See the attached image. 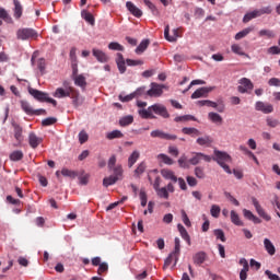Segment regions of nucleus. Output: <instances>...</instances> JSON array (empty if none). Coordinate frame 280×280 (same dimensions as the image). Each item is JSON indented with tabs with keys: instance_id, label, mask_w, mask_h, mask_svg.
Masks as SVG:
<instances>
[{
	"instance_id": "f257e3e1",
	"label": "nucleus",
	"mask_w": 280,
	"mask_h": 280,
	"mask_svg": "<svg viewBox=\"0 0 280 280\" xmlns=\"http://www.w3.org/2000/svg\"><path fill=\"white\" fill-rule=\"evenodd\" d=\"M116 163L117 158L112 155L108 160L107 167L109 172H113V175L103 179L104 187H110V185H115L118 180H124V167H121V165H116Z\"/></svg>"
},
{
	"instance_id": "f03ea898",
	"label": "nucleus",
	"mask_w": 280,
	"mask_h": 280,
	"mask_svg": "<svg viewBox=\"0 0 280 280\" xmlns=\"http://www.w3.org/2000/svg\"><path fill=\"white\" fill-rule=\"evenodd\" d=\"M28 93H30V95H32V97L37 100V102H47L48 104H52V106H58V102H56V100L49 97V94H47L45 92L38 91L33 88H28Z\"/></svg>"
},
{
	"instance_id": "7ed1b4c3",
	"label": "nucleus",
	"mask_w": 280,
	"mask_h": 280,
	"mask_svg": "<svg viewBox=\"0 0 280 280\" xmlns=\"http://www.w3.org/2000/svg\"><path fill=\"white\" fill-rule=\"evenodd\" d=\"M213 159L211 158V155H207L202 152H192L191 153V158L188 160V163L190 165H200V163H202V161L205 163H211Z\"/></svg>"
},
{
	"instance_id": "20e7f679",
	"label": "nucleus",
	"mask_w": 280,
	"mask_h": 280,
	"mask_svg": "<svg viewBox=\"0 0 280 280\" xmlns=\"http://www.w3.org/2000/svg\"><path fill=\"white\" fill-rule=\"evenodd\" d=\"M199 106H210V108H215L218 113H224L226 106L224 105V101L220 100L217 103L210 100L198 101Z\"/></svg>"
},
{
	"instance_id": "39448f33",
	"label": "nucleus",
	"mask_w": 280,
	"mask_h": 280,
	"mask_svg": "<svg viewBox=\"0 0 280 280\" xmlns=\"http://www.w3.org/2000/svg\"><path fill=\"white\" fill-rule=\"evenodd\" d=\"M38 33L33 28H19L16 32L18 40H30V38H36Z\"/></svg>"
},
{
	"instance_id": "423d86ee",
	"label": "nucleus",
	"mask_w": 280,
	"mask_h": 280,
	"mask_svg": "<svg viewBox=\"0 0 280 280\" xmlns=\"http://www.w3.org/2000/svg\"><path fill=\"white\" fill-rule=\"evenodd\" d=\"M238 86H237V91L238 93H250V91H253V89H255V85L253 84V81H250V79L248 78H242L241 80H238Z\"/></svg>"
},
{
	"instance_id": "0eeeda50",
	"label": "nucleus",
	"mask_w": 280,
	"mask_h": 280,
	"mask_svg": "<svg viewBox=\"0 0 280 280\" xmlns=\"http://www.w3.org/2000/svg\"><path fill=\"white\" fill-rule=\"evenodd\" d=\"M163 89H166V86L152 82L150 90L147 91V95H149V97H161V95H163Z\"/></svg>"
},
{
	"instance_id": "6e6552de",
	"label": "nucleus",
	"mask_w": 280,
	"mask_h": 280,
	"mask_svg": "<svg viewBox=\"0 0 280 280\" xmlns=\"http://www.w3.org/2000/svg\"><path fill=\"white\" fill-rule=\"evenodd\" d=\"M63 86H66V90L62 88H58L54 93V97H58L59 100H61L62 97H71V93H73V88L69 86L67 82L63 83Z\"/></svg>"
},
{
	"instance_id": "1a4fd4ad",
	"label": "nucleus",
	"mask_w": 280,
	"mask_h": 280,
	"mask_svg": "<svg viewBox=\"0 0 280 280\" xmlns=\"http://www.w3.org/2000/svg\"><path fill=\"white\" fill-rule=\"evenodd\" d=\"M14 139L16 143L13 144V148H19L23 143V127H20L19 124L12 122Z\"/></svg>"
},
{
	"instance_id": "9d476101",
	"label": "nucleus",
	"mask_w": 280,
	"mask_h": 280,
	"mask_svg": "<svg viewBox=\"0 0 280 280\" xmlns=\"http://www.w3.org/2000/svg\"><path fill=\"white\" fill-rule=\"evenodd\" d=\"M213 161H215L218 165H222L223 163H231L232 159L231 155H229V153L214 150Z\"/></svg>"
},
{
	"instance_id": "9b49d317",
	"label": "nucleus",
	"mask_w": 280,
	"mask_h": 280,
	"mask_svg": "<svg viewBox=\"0 0 280 280\" xmlns=\"http://www.w3.org/2000/svg\"><path fill=\"white\" fill-rule=\"evenodd\" d=\"M151 110L155 115H160V117H163L164 119H168L170 113L167 112V107L163 104H154L151 105Z\"/></svg>"
},
{
	"instance_id": "f8f14e48",
	"label": "nucleus",
	"mask_w": 280,
	"mask_h": 280,
	"mask_svg": "<svg viewBox=\"0 0 280 280\" xmlns=\"http://www.w3.org/2000/svg\"><path fill=\"white\" fill-rule=\"evenodd\" d=\"M252 203L254 205L258 215H260V218H264V220H266V222H270L271 218H270V215H268L266 213V211L264 210L261 205H259V200H257V198H255V197H252Z\"/></svg>"
},
{
	"instance_id": "ddd939ff",
	"label": "nucleus",
	"mask_w": 280,
	"mask_h": 280,
	"mask_svg": "<svg viewBox=\"0 0 280 280\" xmlns=\"http://www.w3.org/2000/svg\"><path fill=\"white\" fill-rule=\"evenodd\" d=\"M21 106H22L23 110L26 113V115H46L47 114V112L45 109L33 110L30 103H27L25 101L21 102Z\"/></svg>"
},
{
	"instance_id": "4468645a",
	"label": "nucleus",
	"mask_w": 280,
	"mask_h": 280,
	"mask_svg": "<svg viewBox=\"0 0 280 280\" xmlns=\"http://www.w3.org/2000/svg\"><path fill=\"white\" fill-rule=\"evenodd\" d=\"M256 110H260V113H264L265 115H269V113H272V110H275V107L272 106V104L258 101L256 103Z\"/></svg>"
},
{
	"instance_id": "2eb2a0df",
	"label": "nucleus",
	"mask_w": 280,
	"mask_h": 280,
	"mask_svg": "<svg viewBox=\"0 0 280 280\" xmlns=\"http://www.w3.org/2000/svg\"><path fill=\"white\" fill-rule=\"evenodd\" d=\"M70 97L72 100V104L74 108H78L79 106H82V104H84V97L80 96V92H78L77 90H72Z\"/></svg>"
},
{
	"instance_id": "dca6fc26",
	"label": "nucleus",
	"mask_w": 280,
	"mask_h": 280,
	"mask_svg": "<svg viewBox=\"0 0 280 280\" xmlns=\"http://www.w3.org/2000/svg\"><path fill=\"white\" fill-rule=\"evenodd\" d=\"M126 8L130 12V14H132L137 19H141V16H143V11H141V9L135 5V3H132L131 1L126 2Z\"/></svg>"
},
{
	"instance_id": "f3484780",
	"label": "nucleus",
	"mask_w": 280,
	"mask_h": 280,
	"mask_svg": "<svg viewBox=\"0 0 280 280\" xmlns=\"http://www.w3.org/2000/svg\"><path fill=\"white\" fill-rule=\"evenodd\" d=\"M213 88H200L191 94V100H198L200 97H207L208 93H211Z\"/></svg>"
},
{
	"instance_id": "a211bd4d",
	"label": "nucleus",
	"mask_w": 280,
	"mask_h": 280,
	"mask_svg": "<svg viewBox=\"0 0 280 280\" xmlns=\"http://www.w3.org/2000/svg\"><path fill=\"white\" fill-rule=\"evenodd\" d=\"M92 54L98 62H108L109 60L108 55H106V52L102 51L101 49L94 48L92 49Z\"/></svg>"
},
{
	"instance_id": "6ab92c4d",
	"label": "nucleus",
	"mask_w": 280,
	"mask_h": 280,
	"mask_svg": "<svg viewBox=\"0 0 280 280\" xmlns=\"http://www.w3.org/2000/svg\"><path fill=\"white\" fill-rule=\"evenodd\" d=\"M164 36L168 43H176L178 40V28L173 30V35L170 36V25H167L164 30Z\"/></svg>"
},
{
	"instance_id": "aec40b11",
	"label": "nucleus",
	"mask_w": 280,
	"mask_h": 280,
	"mask_svg": "<svg viewBox=\"0 0 280 280\" xmlns=\"http://www.w3.org/2000/svg\"><path fill=\"white\" fill-rule=\"evenodd\" d=\"M208 119L212 122L215 124L217 126H222L224 119L222 116L215 112H210L208 113Z\"/></svg>"
},
{
	"instance_id": "412c9836",
	"label": "nucleus",
	"mask_w": 280,
	"mask_h": 280,
	"mask_svg": "<svg viewBox=\"0 0 280 280\" xmlns=\"http://www.w3.org/2000/svg\"><path fill=\"white\" fill-rule=\"evenodd\" d=\"M28 143H30L31 148H33L34 150H36V147H37V145H40V143H43V138H38V137L36 136V133L31 132V133L28 135Z\"/></svg>"
},
{
	"instance_id": "4be33fe9",
	"label": "nucleus",
	"mask_w": 280,
	"mask_h": 280,
	"mask_svg": "<svg viewBox=\"0 0 280 280\" xmlns=\"http://www.w3.org/2000/svg\"><path fill=\"white\" fill-rule=\"evenodd\" d=\"M13 16L14 19H21L23 16V5L21 4V1L19 0H13Z\"/></svg>"
},
{
	"instance_id": "5701e85b",
	"label": "nucleus",
	"mask_w": 280,
	"mask_h": 280,
	"mask_svg": "<svg viewBox=\"0 0 280 280\" xmlns=\"http://www.w3.org/2000/svg\"><path fill=\"white\" fill-rule=\"evenodd\" d=\"M243 215L244 218H246V220H250L252 222H254V224H261V219L253 214L250 210L243 209Z\"/></svg>"
},
{
	"instance_id": "b1692460",
	"label": "nucleus",
	"mask_w": 280,
	"mask_h": 280,
	"mask_svg": "<svg viewBox=\"0 0 280 280\" xmlns=\"http://www.w3.org/2000/svg\"><path fill=\"white\" fill-rule=\"evenodd\" d=\"M177 229H178L183 240H185V242H187L188 246H191V237L189 236L187 229H185V226H183V224H180V223L177 224Z\"/></svg>"
},
{
	"instance_id": "393cba45",
	"label": "nucleus",
	"mask_w": 280,
	"mask_h": 280,
	"mask_svg": "<svg viewBox=\"0 0 280 280\" xmlns=\"http://www.w3.org/2000/svg\"><path fill=\"white\" fill-rule=\"evenodd\" d=\"M116 63L119 70V73H126V59L120 52L117 54Z\"/></svg>"
},
{
	"instance_id": "a878e982",
	"label": "nucleus",
	"mask_w": 280,
	"mask_h": 280,
	"mask_svg": "<svg viewBox=\"0 0 280 280\" xmlns=\"http://www.w3.org/2000/svg\"><path fill=\"white\" fill-rule=\"evenodd\" d=\"M161 174L163 178H166V180H173V183H178V177H176V175H174V172H172L171 170L163 168L161 171Z\"/></svg>"
},
{
	"instance_id": "bb28decb",
	"label": "nucleus",
	"mask_w": 280,
	"mask_h": 280,
	"mask_svg": "<svg viewBox=\"0 0 280 280\" xmlns=\"http://www.w3.org/2000/svg\"><path fill=\"white\" fill-rule=\"evenodd\" d=\"M74 80L75 86H80V89H86V78L82 74H77L75 77H72Z\"/></svg>"
},
{
	"instance_id": "cd10ccee",
	"label": "nucleus",
	"mask_w": 280,
	"mask_h": 280,
	"mask_svg": "<svg viewBox=\"0 0 280 280\" xmlns=\"http://www.w3.org/2000/svg\"><path fill=\"white\" fill-rule=\"evenodd\" d=\"M264 247L267 250L268 255H275L277 253V248H275V244H272V241L270 238L264 240Z\"/></svg>"
},
{
	"instance_id": "c85d7f7f",
	"label": "nucleus",
	"mask_w": 280,
	"mask_h": 280,
	"mask_svg": "<svg viewBox=\"0 0 280 280\" xmlns=\"http://www.w3.org/2000/svg\"><path fill=\"white\" fill-rule=\"evenodd\" d=\"M145 170H148V165L145 162H141L133 171L135 178H141V175L145 173Z\"/></svg>"
},
{
	"instance_id": "c756f323",
	"label": "nucleus",
	"mask_w": 280,
	"mask_h": 280,
	"mask_svg": "<svg viewBox=\"0 0 280 280\" xmlns=\"http://www.w3.org/2000/svg\"><path fill=\"white\" fill-rule=\"evenodd\" d=\"M139 115L142 117V119H156V116L152 114L151 106H149L147 109H140Z\"/></svg>"
},
{
	"instance_id": "7c9ffc66",
	"label": "nucleus",
	"mask_w": 280,
	"mask_h": 280,
	"mask_svg": "<svg viewBox=\"0 0 280 280\" xmlns=\"http://www.w3.org/2000/svg\"><path fill=\"white\" fill-rule=\"evenodd\" d=\"M197 143L198 145L209 148L213 143V139L210 136L200 137L197 139Z\"/></svg>"
},
{
	"instance_id": "2f4dec72",
	"label": "nucleus",
	"mask_w": 280,
	"mask_h": 280,
	"mask_svg": "<svg viewBox=\"0 0 280 280\" xmlns=\"http://www.w3.org/2000/svg\"><path fill=\"white\" fill-rule=\"evenodd\" d=\"M61 174L66 177V178H71L72 180L78 178V176H80V172L78 171H71L69 168H62L61 170Z\"/></svg>"
},
{
	"instance_id": "473e14b6",
	"label": "nucleus",
	"mask_w": 280,
	"mask_h": 280,
	"mask_svg": "<svg viewBox=\"0 0 280 280\" xmlns=\"http://www.w3.org/2000/svg\"><path fill=\"white\" fill-rule=\"evenodd\" d=\"M206 260L207 254L205 252H199L194 256V264H196L197 266L205 264Z\"/></svg>"
},
{
	"instance_id": "72a5a7b5",
	"label": "nucleus",
	"mask_w": 280,
	"mask_h": 280,
	"mask_svg": "<svg viewBox=\"0 0 280 280\" xmlns=\"http://www.w3.org/2000/svg\"><path fill=\"white\" fill-rule=\"evenodd\" d=\"M81 16L89 23L90 25H95V18L93 14L86 10L81 11Z\"/></svg>"
},
{
	"instance_id": "f704fd0d",
	"label": "nucleus",
	"mask_w": 280,
	"mask_h": 280,
	"mask_svg": "<svg viewBox=\"0 0 280 280\" xmlns=\"http://www.w3.org/2000/svg\"><path fill=\"white\" fill-rule=\"evenodd\" d=\"M139 156H141V153L133 151L128 158V167H132L139 161Z\"/></svg>"
},
{
	"instance_id": "c9c22d12",
	"label": "nucleus",
	"mask_w": 280,
	"mask_h": 280,
	"mask_svg": "<svg viewBox=\"0 0 280 280\" xmlns=\"http://www.w3.org/2000/svg\"><path fill=\"white\" fill-rule=\"evenodd\" d=\"M259 11L258 10H254L252 12H248L244 15L243 18V23H248L249 21H253V19H257L259 18Z\"/></svg>"
},
{
	"instance_id": "e433bc0d",
	"label": "nucleus",
	"mask_w": 280,
	"mask_h": 280,
	"mask_svg": "<svg viewBox=\"0 0 280 280\" xmlns=\"http://www.w3.org/2000/svg\"><path fill=\"white\" fill-rule=\"evenodd\" d=\"M231 49L233 51V54H236L237 56H245V58H250V56L246 52H244V49H242V46L237 45V44H233L231 46Z\"/></svg>"
},
{
	"instance_id": "4c0bfd02",
	"label": "nucleus",
	"mask_w": 280,
	"mask_h": 280,
	"mask_svg": "<svg viewBox=\"0 0 280 280\" xmlns=\"http://www.w3.org/2000/svg\"><path fill=\"white\" fill-rule=\"evenodd\" d=\"M124 138V133L120 130H113L106 133V139L113 141V139H121Z\"/></svg>"
},
{
	"instance_id": "58836bf2",
	"label": "nucleus",
	"mask_w": 280,
	"mask_h": 280,
	"mask_svg": "<svg viewBox=\"0 0 280 280\" xmlns=\"http://www.w3.org/2000/svg\"><path fill=\"white\" fill-rule=\"evenodd\" d=\"M231 222L236 226H244V222L240 220V214H237V212H235L234 210L231 211Z\"/></svg>"
},
{
	"instance_id": "ea45409f",
	"label": "nucleus",
	"mask_w": 280,
	"mask_h": 280,
	"mask_svg": "<svg viewBox=\"0 0 280 280\" xmlns=\"http://www.w3.org/2000/svg\"><path fill=\"white\" fill-rule=\"evenodd\" d=\"M150 46V39L142 40L139 46L136 48V54H143Z\"/></svg>"
},
{
	"instance_id": "a19ab883",
	"label": "nucleus",
	"mask_w": 280,
	"mask_h": 280,
	"mask_svg": "<svg viewBox=\"0 0 280 280\" xmlns=\"http://www.w3.org/2000/svg\"><path fill=\"white\" fill-rule=\"evenodd\" d=\"M173 259H175V262L178 261V254H175L173 252L168 255V257L164 260V269L170 268V266H172Z\"/></svg>"
},
{
	"instance_id": "79ce46f5",
	"label": "nucleus",
	"mask_w": 280,
	"mask_h": 280,
	"mask_svg": "<svg viewBox=\"0 0 280 280\" xmlns=\"http://www.w3.org/2000/svg\"><path fill=\"white\" fill-rule=\"evenodd\" d=\"M258 36H260V37L266 36V38H276L277 34H275V31H272V30L264 28L258 32Z\"/></svg>"
},
{
	"instance_id": "37998d69",
	"label": "nucleus",
	"mask_w": 280,
	"mask_h": 280,
	"mask_svg": "<svg viewBox=\"0 0 280 280\" xmlns=\"http://www.w3.org/2000/svg\"><path fill=\"white\" fill-rule=\"evenodd\" d=\"M182 132L184 135H195V137H200V130L194 128V127H184L182 129Z\"/></svg>"
},
{
	"instance_id": "c03bdc74",
	"label": "nucleus",
	"mask_w": 280,
	"mask_h": 280,
	"mask_svg": "<svg viewBox=\"0 0 280 280\" xmlns=\"http://www.w3.org/2000/svg\"><path fill=\"white\" fill-rule=\"evenodd\" d=\"M174 121H176L177 124L180 121H197L195 116L191 115H184V116H177L174 118Z\"/></svg>"
},
{
	"instance_id": "a18cd8bd",
	"label": "nucleus",
	"mask_w": 280,
	"mask_h": 280,
	"mask_svg": "<svg viewBox=\"0 0 280 280\" xmlns=\"http://www.w3.org/2000/svg\"><path fill=\"white\" fill-rule=\"evenodd\" d=\"M158 159L162 161V163H165V165H174V160L164 153L159 154Z\"/></svg>"
},
{
	"instance_id": "49530a36",
	"label": "nucleus",
	"mask_w": 280,
	"mask_h": 280,
	"mask_svg": "<svg viewBox=\"0 0 280 280\" xmlns=\"http://www.w3.org/2000/svg\"><path fill=\"white\" fill-rule=\"evenodd\" d=\"M144 5H147V8H149V10H151V12L154 16H159V9H156V5H154V3H152V1L144 0Z\"/></svg>"
},
{
	"instance_id": "de8ad7c7",
	"label": "nucleus",
	"mask_w": 280,
	"mask_h": 280,
	"mask_svg": "<svg viewBox=\"0 0 280 280\" xmlns=\"http://www.w3.org/2000/svg\"><path fill=\"white\" fill-rule=\"evenodd\" d=\"M249 32H253V28L252 27H247V28H244L243 31L238 32L236 35H235V40H242V38H246V35L249 33Z\"/></svg>"
},
{
	"instance_id": "09e8293b",
	"label": "nucleus",
	"mask_w": 280,
	"mask_h": 280,
	"mask_svg": "<svg viewBox=\"0 0 280 280\" xmlns=\"http://www.w3.org/2000/svg\"><path fill=\"white\" fill-rule=\"evenodd\" d=\"M179 167H183L184 170H189V165H191L189 163V161H187V156L183 155L178 159L177 161Z\"/></svg>"
},
{
	"instance_id": "8fccbe9b",
	"label": "nucleus",
	"mask_w": 280,
	"mask_h": 280,
	"mask_svg": "<svg viewBox=\"0 0 280 280\" xmlns=\"http://www.w3.org/2000/svg\"><path fill=\"white\" fill-rule=\"evenodd\" d=\"M132 121H135V118L132 116H125V117L120 118L119 125L122 127H126V126H130V124H132Z\"/></svg>"
},
{
	"instance_id": "3c124183",
	"label": "nucleus",
	"mask_w": 280,
	"mask_h": 280,
	"mask_svg": "<svg viewBox=\"0 0 280 280\" xmlns=\"http://www.w3.org/2000/svg\"><path fill=\"white\" fill-rule=\"evenodd\" d=\"M155 191L160 198H164L165 200L170 198V192L166 187L158 188Z\"/></svg>"
},
{
	"instance_id": "603ef678",
	"label": "nucleus",
	"mask_w": 280,
	"mask_h": 280,
	"mask_svg": "<svg viewBox=\"0 0 280 280\" xmlns=\"http://www.w3.org/2000/svg\"><path fill=\"white\" fill-rule=\"evenodd\" d=\"M80 180V185H89V174L84 175V171L79 172V176H77Z\"/></svg>"
},
{
	"instance_id": "864d4df0",
	"label": "nucleus",
	"mask_w": 280,
	"mask_h": 280,
	"mask_svg": "<svg viewBox=\"0 0 280 280\" xmlns=\"http://www.w3.org/2000/svg\"><path fill=\"white\" fill-rule=\"evenodd\" d=\"M108 49L112 51H124V46L117 42H112L108 44Z\"/></svg>"
},
{
	"instance_id": "5fc2aeb1",
	"label": "nucleus",
	"mask_w": 280,
	"mask_h": 280,
	"mask_svg": "<svg viewBox=\"0 0 280 280\" xmlns=\"http://www.w3.org/2000/svg\"><path fill=\"white\" fill-rule=\"evenodd\" d=\"M0 19L5 21V23H12V18L10 16V14H8V11H5V9L3 8H0Z\"/></svg>"
},
{
	"instance_id": "6e6d98bb",
	"label": "nucleus",
	"mask_w": 280,
	"mask_h": 280,
	"mask_svg": "<svg viewBox=\"0 0 280 280\" xmlns=\"http://www.w3.org/2000/svg\"><path fill=\"white\" fill-rule=\"evenodd\" d=\"M151 137L153 139H165V131L161 129L153 130L151 131Z\"/></svg>"
},
{
	"instance_id": "4d7b16f0",
	"label": "nucleus",
	"mask_w": 280,
	"mask_h": 280,
	"mask_svg": "<svg viewBox=\"0 0 280 280\" xmlns=\"http://www.w3.org/2000/svg\"><path fill=\"white\" fill-rule=\"evenodd\" d=\"M220 211H222V209H220V206L212 205L210 209V214L212 215V218H220Z\"/></svg>"
},
{
	"instance_id": "13d9d810",
	"label": "nucleus",
	"mask_w": 280,
	"mask_h": 280,
	"mask_svg": "<svg viewBox=\"0 0 280 280\" xmlns=\"http://www.w3.org/2000/svg\"><path fill=\"white\" fill-rule=\"evenodd\" d=\"M46 67H47V63L45 62V58H39L37 60V69H39L42 75H45Z\"/></svg>"
},
{
	"instance_id": "bf43d9fd",
	"label": "nucleus",
	"mask_w": 280,
	"mask_h": 280,
	"mask_svg": "<svg viewBox=\"0 0 280 280\" xmlns=\"http://www.w3.org/2000/svg\"><path fill=\"white\" fill-rule=\"evenodd\" d=\"M214 236L217 240H221V242H226V236L224 235V231L221 229H217L213 231Z\"/></svg>"
},
{
	"instance_id": "052dcab7",
	"label": "nucleus",
	"mask_w": 280,
	"mask_h": 280,
	"mask_svg": "<svg viewBox=\"0 0 280 280\" xmlns=\"http://www.w3.org/2000/svg\"><path fill=\"white\" fill-rule=\"evenodd\" d=\"M11 161H21L23 159V151H13L10 154Z\"/></svg>"
},
{
	"instance_id": "680f3d73",
	"label": "nucleus",
	"mask_w": 280,
	"mask_h": 280,
	"mask_svg": "<svg viewBox=\"0 0 280 280\" xmlns=\"http://www.w3.org/2000/svg\"><path fill=\"white\" fill-rule=\"evenodd\" d=\"M195 176L200 179L205 178L206 177L205 168L202 166L195 167Z\"/></svg>"
},
{
	"instance_id": "e2e57ef3",
	"label": "nucleus",
	"mask_w": 280,
	"mask_h": 280,
	"mask_svg": "<svg viewBox=\"0 0 280 280\" xmlns=\"http://www.w3.org/2000/svg\"><path fill=\"white\" fill-rule=\"evenodd\" d=\"M238 264L240 266H243L241 272H248V270H250V267L248 266V260H246V258H241Z\"/></svg>"
},
{
	"instance_id": "0e129e2a",
	"label": "nucleus",
	"mask_w": 280,
	"mask_h": 280,
	"mask_svg": "<svg viewBox=\"0 0 280 280\" xmlns=\"http://www.w3.org/2000/svg\"><path fill=\"white\" fill-rule=\"evenodd\" d=\"M58 121V118L56 117H48L42 120V126H54Z\"/></svg>"
},
{
	"instance_id": "69168bd1",
	"label": "nucleus",
	"mask_w": 280,
	"mask_h": 280,
	"mask_svg": "<svg viewBox=\"0 0 280 280\" xmlns=\"http://www.w3.org/2000/svg\"><path fill=\"white\" fill-rule=\"evenodd\" d=\"M267 54L271 55V56H279L280 54V48L279 46H271L267 49Z\"/></svg>"
},
{
	"instance_id": "338daca9",
	"label": "nucleus",
	"mask_w": 280,
	"mask_h": 280,
	"mask_svg": "<svg viewBox=\"0 0 280 280\" xmlns=\"http://www.w3.org/2000/svg\"><path fill=\"white\" fill-rule=\"evenodd\" d=\"M266 121H267V126H269V128H277V126L280 125V121L278 119H272L270 117H268L266 119Z\"/></svg>"
},
{
	"instance_id": "774afa93",
	"label": "nucleus",
	"mask_w": 280,
	"mask_h": 280,
	"mask_svg": "<svg viewBox=\"0 0 280 280\" xmlns=\"http://www.w3.org/2000/svg\"><path fill=\"white\" fill-rule=\"evenodd\" d=\"M269 86H280V79L279 78H271L268 81Z\"/></svg>"
}]
</instances>
